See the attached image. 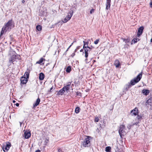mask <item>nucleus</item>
<instances>
[{
  "mask_svg": "<svg viewBox=\"0 0 152 152\" xmlns=\"http://www.w3.org/2000/svg\"><path fill=\"white\" fill-rule=\"evenodd\" d=\"M142 72H141L136 77L134 78L132 80L130 83H129L126 85L125 89L126 90H128L132 86L134 85L140 81L142 77Z\"/></svg>",
  "mask_w": 152,
  "mask_h": 152,
  "instance_id": "nucleus-1",
  "label": "nucleus"
},
{
  "mask_svg": "<svg viewBox=\"0 0 152 152\" xmlns=\"http://www.w3.org/2000/svg\"><path fill=\"white\" fill-rule=\"evenodd\" d=\"M73 12L72 10L70 11L68 13V15L62 21L59 22L58 23H59V24H61V25L63 22L64 23H66L71 19L73 15Z\"/></svg>",
  "mask_w": 152,
  "mask_h": 152,
  "instance_id": "nucleus-2",
  "label": "nucleus"
},
{
  "mask_svg": "<svg viewBox=\"0 0 152 152\" xmlns=\"http://www.w3.org/2000/svg\"><path fill=\"white\" fill-rule=\"evenodd\" d=\"M86 137L83 142V146L85 147H89L91 145L90 140L92 137L89 136H86Z\"/></svg>",
  "mask_w": 152,
  "mask_h": 152,
  "instance_id": "nucleus-3",
  "label": "nucleus"
},
{
  "mask_svg": "<svg viewBox=\"0 0 152 152\" xmlns=\"http://www.w3.org/2000/svg\"><path fill=\"white\" fill-rule=\"evenodd\" d=\"M11 146V144L9 142H6L3 144L2 149L4 152H7Z\"/></svg>",
  "mask_w": 152,
  "mask_h": 152,
  "instance_id": "nucleus-4",
  "label": "nucleus"
},
{
  "mask_svg": "<svg viewBox=\"0 0 152 152\" xmlns=\"http://www.w3.org/2000/svg\"><path fill=\"white\" fill-rule=\"evenodd\" d=\"M20 59V55L16 54H14L12 56L9 60V62L10 63H13L16 61V59L19 60Z\"/></svg>",
  "mask_w": 152,
  "mask_h": 152,
  "instance_id": "nucleus-5",
  "label": "nucleus"
},
{
  "mask_svg": "<svg viewBox=\"0 0 152 152\" xmlns=\"http://www.w3.org/2000/svg\"><path fill=\"white\" fill-rule=\"evenodd\" d=\"M94 48V47L91 46V47H87V48L85 50V56L86 58L85 61H87L88 60V52H90L93 48Z\"/></svg>",
  "mask_w": 152,
  "mask_h": 152,
  "instance_id": "nucleus-6",
  "label": "nucleus"
},
{
  "mask_svg": "<svg viewBox=\"0 0 152 152\" xmlns=\"http://www.w3.org/2000/svg\"><path fill=\"white\" fill-rule=\"evenodd\" d=\"M125 126L123 125H120V126L118 132L119 135L121 137H122V136L123 135L122 133L124 132V130L125 129Z\"/></svg>",
  "mask_w": 152,
  "mask_h": 152,
  "instance_id": "nucleus-7",
  "label": "nucleus"
},
{
  "mask_svg": "<svg viewBox=\"0 0 152 152\" xmlns=\"http://www.w3.org/2000/svg\"><path fill=\"white\" fill-rule=\"evenodd\" d=\"M111 0H106V10H110V5H111Z\"/></svg>",
  "mask_w": 152,
  "mask_h": 152,
  "instance_id": "nucleus-8",
  "label": "nucleus"
},
{
  "mask_svg": "<svg viewBox=\"0 0 152 152\" xmlns=\"http://www.w3.org/2000/svg\"><path fill=\"white\" fill-rule=\"evenodd\" d=\"M138 113V109L137 108L135 107L134 109L131 111V113L132 115H136Z\"/></svg>",
  "mask_w": 152,
  "mask_h": 152,
  "instance_id": "nucleus-9",
  "label": "nucleus"
},
{
  "mask_svg": "<svg viewBox=\"0 0 152 152\" xmlns=\"http://www.w3.org/2000/svg\"><path fill=\"white\" fill-rule=\"evenodd\" d=\"M144 27L143 26L140 27L138 29L137 33V36L139 37L142 33Z\"/></svg>",
  "mask_w": 152,
  "mask_h": 152,
  "instance_id": "nucleus-10",
  "label": "nucleus"
},
{
  "mask_svg": "<svg viewBox=\"0 0 152 152\" xmlns=\"http://www.w3.org/2000/svg\"><path fill=\"white\" fill-rule=\"evenodd\" d=\"M71 83L69 82H68L66 86H64L63 88L64 90L67 91L69 89L71 85Z\"/></svg>",
  "mask_w": 152,
  "mask_h": 152,
  "instance_id": "nucleus-11",
  "label": "nucleus"
},
{
  "mask_svg": "<svg viewBox=\"0 0 152 152\" xmlns=\"http://www.w3.org/2000/svg\"><path fill=\"white\" fill-rule=\"evenodd\" d=\"M24 137L26 139H28L31 136V133L30 132L25 131L24 133Z\"/></svg>",
  "mask_w": 152,
  "mask_h": 152,
  "instance_id": "nucleus-12",
  "label": "nucleus"
},
{
  "mask_svg": "<svg viewBox=\"0 0 152 152\" xmlns=\"http://www.w3.org/2000/svg\"><path fill=\"white\" fill-rule=\"evenodd\" d=\"M40 100V99L39 98L37 99L36 102H35L33 105V108H34L37 106L39 103Z\"/></svg>",
  "mask_w": 152,
  "mask_h": 152,
  "instance_id": "nucleus-13",
  "label": "nucleus"
},
{
  "mask_svg": "<svg viewBox=\"0 0 152 152\" xmlns=\"http://www.w3.org/2000/svg\"><path fill=\"white\" fill-rule=\"evenodd\" d=\"M27 79H27L25 77H22L21 79V83L23 84L26 83L28 81Z\"/></svg>",
  "mask_w": 152,
  "mask_h": 152,
  "instance_id": "nucleus-14",
  "label": "nucleus"
},
{
  "mask_svg": "<svg viewBox=\"0 0 152 152\" xmlns=\"http://www.w3.org/2000/svg\"><path fill=\"white\" fill-rule=\"evenodd\" d=\"M149 91L147 89H143L142 90V92L143 94L145 95L146 96L149 93Z\"/></svg>",
  "mask_w": 152,
  "mask_h": 152,
  "instance_id": "nucleus-15",
  "label": "nucleus"
},
{
  "mask_svg": "<svg viewBox=\"0 0 152 152\" xmlns=\"http://www.w3.org/2000/svg\"><path fill=\"white\" fill-rule=\"evenodd\" d=\"M84 45L83 46V48L84 49L85 52V50L87 48V47H88V42H86L84 41H83Z\"/></svg>",
  "mask_w": 152,
  "mask_h": 152,
  "instance_id": "nucleus-16",
  "label": "nucleus"
},
{
  "mask_svg": "<svg viewBox=\"0 0 152 152\" xmlns=\"http://www.w3.org/2000/svg\"><path fill=\"white\" fill-rule=\"evenodd\" d=\"M114 64L116 68H119L120 66V64L119 61L116 60L115 61Z\"/></svg>",
  "mask_w": 152,
  "mask_h": 152,
  "instance_id": "nucleus-17",
  "label": "nucleus"
},
{
  "mask_svg": "<svg viewBox=\"0 0 152 152\" xmlns=\"http://www.w3.org/2000/svg\"><path fill=\"white\" fill-rule=\"evenodd\" d=\"M65 92L63 89H62L60 90L58 92L57 94V95H62Z\"/></svg>",
  "mask_w": 152,
  "mask_h": 152,
  "instance_id": "nucleus-18",
  "label": "nucleus"
},
{
  "mask_svg": "<svg viewBox=\"0 0 152 152\" xmlns=\"http://www.w3.org/2000/svg\"><path fill=\"white\" fill-rule=\"evenodd\" d=\"M45 77L44 74L42 72L40 73L39 74V79L40 80H42Z\"/></svg>",
  "mask_w": 152,
  "mask_h": 152,
  "instance_id": "nucleus-19",
  "label": "nucleus"
},
{
  "mask_svg": "<svg viewBox=\"0 0 152 152\" xmlns=\"http://www.w3.org/2000/svg\"><path fill=\"white\" fill-rule=\"evenodd\" d=\"M30 72L29 71H28V72H26L24 74V77H25L27 79H28L29 78V73Z\"/></svg>",
  "mask_w": 152,
  "mask_h": 152,
  "instance_id": "nucleus-20",
  "label": "nucleus"
},
{
  "mask_svg": "<svg viewBox=\"0 0 152 152\" xmlns=\"http://www.w3.org/2000/svg\"><path fill=\"white\" fill-rule=\"evenodd\" d=\"M71 71V66H68L66 69V71L68 73H70Z\"/></svg>",
  "mask_w": 152,
  "mask_h": 152,
  "instance_id": "nucleus-21",
  "label": "nucleus"
},
{
  "mask_svg": "<svg viewBox=\"0 0 152 152\" xmlns=\"http://www.w3.org/2000/svg\"><path fill=\"white\" fill-rule=\"evenodd\" d=\"M146 103L148 104L151 105V104H152V98H150L148 99Z\"/></svg>",
  "mask_w": 152,
  "mask_h": 152,
  "instance_id": "nucleus-22",
  "label": "nucleus"
},
{
  "mask_svg": "<svg viewBox=\"0 0 152 152\" xmlns=\"http://www.w3.org/2000/svg\"><path fill=\"white\" fill-rule=\"evenodd\" d=\"M45 60V59L42 58L39 59V61L37 62L36 63L40 64L42 63L44 60Z\"/></svg>",
  "mask_w": 152,
  "mask_h": 152,
  "instance_id": "nucleus-23",
  "label": "nucleus"
},
{
  "mask_svg": "<svg viewBox=\"0 0 152 152\" xmlns=\"http://www.w3.org/2000/svg\"><path fill=\"white\" fill-rule=\"evenodd\" d=\"M111 147L110 146H107L106 147L105 151L107 152H110Z\"/></svg>",
  "mask_w": 152,
  "mask_h": 152,
  "instance_id": "nucleus-24",
  "label": "nucleus"
},
{
  "mask_svg": "<svg viewBox=\"0 0 152 152\" xmlns=\"http://www.w3.org/2000/svg\"><path fill=\"white\" fill-rule=\"evenodd\" d=\"M139 39L137 38H134L132 40V43H133L134 44L136 43L138 41H139Z\"/></svg>",
  "mask_w": 152,
  "mask_h": 152,
  "instance_id": "nucleus-25",
  "label": "nucleus"
},
{
  "mask_svg": "<svg viewBox=\"0 0 152 152\" xmlns=\"http://www.w3.org/2000/svg\"><path fill=\"white\" fill-rule=\"evenodd\" d=\"M37 29L39 31H41L42 29V26L40 25H37L36 26V27Z\"/></svg>",
  "mask_w": 152,
  "mask_h": 152,
  "instance_id": "nucleus-26",
  "label": "nucleus"
},
{
  "mask_svg": "<svg viewBox=\"0 0 152 152\" xmlns=\"http://www.w3.org/2000/svg\"><path fill=\"white\" fill-rule=\"evenodd\" d=\"M80 108L79 107H77L75 108V112L76 113H78L80 112Z\"/></svg>",
  "mask_w": 152,
  "mask_h": 152,
  "instance_id": "nucleus-27",
  "label": "nucleus"
},
{
  "mask_svg": "<svg viewBox=\"0 0 152 152\" xmlns=\"http://www.w3.org/2000/svg\"><path fill=\"white\" fill-rule=\"evenodd\" d=\"M125 43H128L129 42V39H123Z\"/></svg>",
  "mask_w": 152,
  "mask_h": 152,
  "instance_id": "nucleus-28",
  "label": "nucleus"
},
{
  "mask_svg": "<svg viewBox=\"0 0 152 152\" xmlns=\"http://www.w3.org/2000/svg\"><path fill=\"white\" fill-rule=\"evenodd\" d=\"M137 115V118L138 120H139V121H140L142 118V116L140 115H138V114Z\"/></svg>",
  "mask_w": 152,
  "mask_h": 152,
  "instance_id": "nucleus-29",
  "label": "nucleus"
},
{
  "mask_svg": "<svg viewBox=\"0 0 152 152\" xmlns=\"http://www.w3.org/2000/svg\"><path fill=\"white\" fill-rule=\"evenodd\" d=\"M99 120V118L98 117H96L95 118L94 121L95 122H98Z\"/></svg>",
  "mask_w": 152,
  "mask_h": 152,
  "instance_id": "nucleus-30",
  "label": "nucleus"
},
{
  "mask_svg": "<svg viewBox=\"0 0 152 152\" xmlns=\"http://www.w3.org/2000/svg\"><path fill=\"white\" fill-rule=\"evenodd\" d=\"M99 41V39H97L94 42V44L96 45L98 43Z\"/></svg>",
  "mask_w": 152,
  "mask_h": 152,
  "instance_id": "nucleus-31",
  "label": "nucleus"
},
{
  "mask_svg": "<svg viewBox=\"0 0 152 152\" xmlns=\"http://www.w3.org/2000/svg\"><path fill=\"white\" fill-rule=\"evenodd\" d=\"M76 94L77 96H81V93L79 91H77L76 93Z\"/></svg>",
  "mask_w": 152,
  "mask_h": 152,
  "instance_id": "nucleus-32",
  "label": "nucleus"
},
{
  "mask_svg": "<svg viewBox=\"0 0 152 152\" xmlns=\"http://www.w3.org/2000/svg\"><path fill=\"white\" fill-rule=\"evenodd\" d=\"M95 10L93 9H92L91 10H90V14H92L93 12H94V11Z\"/></svg>",
  "mask_w": 152,
  "mask_h": 152,
  "instance_id": "nucleus-33",
  "label": "nucleus"
},
{
  "mask_svg": "<svg viewBox=\"0 0 152 152\" xmlns=\"http://www.w3.org/2000/svg\"><path fill=\"white\" fill-rule=\"evenodd\" d=\"M58 152H63L62 149H61L60 148H58Z\"/></svg>",
  "mask_w": 152,
  "mask_h": 152,
  "instance_id": "nucleus-34",
  "label": "nucleus"
},
{
  "mask_svg": "<svg viewBox=\"0 0 152 152\" xmlns=\"http://www.w3.org/2000/svg\"><path fill=\"white\" fill-rule=\"evenodd\" d=\"M73 44V43H72V44H71V45H70V46L67 49V50L66 51V52H67V51H68V50L70 48V47L72 46V45Z\"/></svg>",
  "mask_w": 152,
  "mask_h": 152,
  "instance_id": "nucleus-35",
  "label": "nucleus"
},
{
  "mask_svg": "<svg viewBox=\"0 0 152 152\" xmlns=\"http://www.w3.org/2000/svg\"><path fill=\"white\" fill-rule=\"evenodd\" d=\"M75 52H74V53H73L72 54L71 56H72L73 57L75 56Z\"/></svg>",
  "mask_w": 152,
  "mask_h": 152,
  "instance_id": "nucleus-36",
  "label": "nucleus"
},
{
  "mask_svg": "<svg viewBox=\"0 0 152 152\" xmlns=\"http://www.w3.org/2000/svg\"><path fill=\"white\" fill-rule=\"evenodd\" d=\"M150 7L152 8V1L150 3Z\"/></svg>",
  "mask_w": 152,
  "mask_h": 152,
  "instance_id": "nucleus-37",
  "label": "nucleus"
},
{
  "mask_svg": "<svg viewBox=\"0 0 152 152\" xmlns=\"http://www.w3.org/2000/svg\"><path fill=\"white\" fill-rule=\"evenodd\" d=\"M139 121L138 122H136L134 124H135V125H137L138 124V123H139Z\"/></svg>",
  "mask_w": 152,
  "mask_h": 152,
  "instance_id": "nucleus-38",
  "label": "nucleus"
},
{
  "mask_svg": "<svg viewBox=\"0 0 152 152\" xmlns=\"http://www.w3.org/2000/svg\"><path fill=\"white\" fill-rule=\"evenodd\" d=\"M35 152H40V151L39 150H36Z\"/></svg>",
  "mask_w": 152,
  "mask_h": 152,
  "instance_id": "nucleus-39",
  "label": "nucleus"
},
{
  "mask_svg": "<svg viewBox=\"0 0 152 152\" xmlns=\"http://www.w3.org/2000/svg\"><path fill=\"white\" fill-rule=\"evenodd\" d=\"M15 104L17 107H18L19 106V104L18 103H17Z\"/></svg>",
  "mask_w": 152,
  "mask_h": 152,
  "instance_id": "nucleus-40",
  "label": "nucleus"
},
{
  "mask_svg": "<svg viewBox=\"0 0 152 152\" xmlns=\"http://www.w3.org/2000/svg\"><path fill=\"white\" fill-rule=\"evenodd\" d=\"M83 49H81L80 50V52H82L83 51Z\"/></svg>",
  "mask_w": 152,
  "mask_h": 152,
  "instance_id": "nucleus-41",
  "label": "nucleus"
},
{
  "mask_svg": "<svg viewBox=\"0 0 152 152\" xmlns=\"http://www.w3.org/2000/svg\"><path fill=\"white\" fill-rule=\"evenodd\" d=\"M80 47L79 46H77V47L76 48L78 50V49H79L80 48Z\"/></svg>",
  "mask_w": 152,
  "mask_h": 152,
  "instance_id": "nucleus-42",
  "label": "nucleus"
},
{
  "mask_svg": "<svg viewBox=\"0 0 152 152\" xmlns=\"http://www.w3.org/2000/svg\"><path fill=\"white\" fill-rule=\"evenodd\" d=\"M22 3H24L25 2V1L24 0H22Z\"/></svg>",
  "mask_w": 152,
  "mask_h": 152,
  "instance_id": "nucleus-43",
  "label": "nucleus"
},
{
  "mask_svg": "<svg viewBox=\"0 0 152 152\" xmlns=\"http://www.w3.org/2000/svg\"><path fill=\"white\" fill-rule=\"evenodd\" d=\"M77 50V49L76 48L75 50V52H76Z\"/></svg>",
  "mask_w": 152,
  "mask_h": 152,
  "instance_id": "nucleus-44",
  "label": "nucleus"
},
{
  "mask_svg": "<svg viewBox=\"0 0 152 152\" xmlns=\"http://www.w3.org/2000/svg\"><path fill=\"white\" fill-rule=\"evenodd\" d=\"M45 141L46 142V143H47V141H48V139H46L45 140Z\"/></svg>",
  "mask_w": 152,
  "mask_h": 152,
  "instance_id": "nucleus-45",
  "label": "nucleus"
},
{
  "mask_svg": "<svg viewBox=\"0 0 152 152\" xmlns=\"http://www.w3.org/2000/svg\"><path fill=\"white\" fill-rule=\"evenodd\" d=\"M53 89V87H52L51 88H50V91L51 90Z\"/></svg>",
  "mask_w": 152,
  "mask_h": 152,
  "instance_id": "nucleus-46",
  "label": "nucleus"
},
{
  "mask_svg": "<svg viewBox=\"0 0 152 152\" xmlns=\"http://www.w3.org/2000/svg\"><path fill=\"white\" fill-rule=\"evenodd\" d=\"M151 42H152V38L151 39Z\"/></svg>",
  "mask_w": 152,
  "mask_h": 152,
  "instance_id": "nucleus-47",
  "label": "nucleus"
},
{
  "mask_svg": "<svg viewBox=\"0 0 152 152\" xmlns=\"http://www.w3.org/2000/svg\"><path fill=\"white\" fill-rule=\"evenodd\" d=\"M15 100H13V103H15Z\"/></svg>",
  "mask_w": 152,
  "mask_h": 152,
  "instance_id": "nucleus-48",
  "label": "nucleus"
},
{
  "mask_svg": "<svg viewBox=\"0 0 152 152\" xmlns=\"http://www.w3.org/2000/svg\"><path fill=\"white\" fill-rule=\"evenodd\" d=\"M130 127L129 128V129H130Z\"/></svg>",
  "mask_w": 152,
  "mask_h": 152,
  "instance_id": "nucleus-49",
  "label": "nucleus"
}]
</instances>
